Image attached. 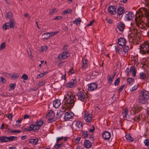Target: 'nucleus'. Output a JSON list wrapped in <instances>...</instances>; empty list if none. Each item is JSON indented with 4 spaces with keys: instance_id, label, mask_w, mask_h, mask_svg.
I'll return each mask as SVG.
<instances>
[{
    "instance_id": "nucleus-1",
    "label": "nucleus",
    "mask_w": 149,
    "mask_h": 149,
    "mask_svg": "<svg viewBox=\"0 0 149 149\" xmlns=\"http://www.w3.org/2000/svg\"><path fill=\"white\" fill-rule=\"evenodd\" d=\"M136 25L139 28L146 30L149 27V11L145 8H141L135 18Z\"/></svg>"
},
{
    "instance_id": "nucleus-2",
    "label": "nucleus",
    "mask_w": 149,
    "mask_h": 149,
    "mask_svg": "<svg viewBox=\"0 0 149 149\" xmlns=\"http://www.w3.org/2000/svg\"><path fill=\"white\" fill-rule=\"evenodd\" d=\"M76 99L74 95L70 91H68L65 95L64 101L67 106L72 108L74 106Z\"/></svg>"
},
{
    "instance_id": "nucleus-3",
    "label": "nucleus",
    "mask_w": 149,
    "mask_h": 149,
    "mask_svg": "<svg viewBox=\"0 0 149 149\" xmlns=\"http://www.w3.org/2000/svg\"><path fill=\"white\" fill-rule=\"evenodd\" d=\"M149 99V93L144 90L141 91L139 97V102L141 104H145Z\"/></svg>"
},
{
    "instance_id": "nucleus-4",
    "label": "nucleus",
    "mask_w": 149,
    "mask_h": 149,
    "mask_svg": "<svg viewBox=\"0 0 149 149\" xmlns=\"http://www.w3.org/2000/svg\"><path fill=\"white\" fill-rule=\"evenodd\" d=\"M141 53L146 55H149V42H145L140 46Z\"/></svg>"
},
{
    "instance_id": "nucleus-5",
    "label": "nucleus",
    "mask_w": 149,
    "mask_h": 149,
    "mask_svg": "<svg viewBox=\"0 0 149 149\" xmlns=\"http://www.w3.org/2000/svg\"><path fill=\"white\" fill-rule=\"evenodd\" d=\"M77 96L78 99L82 102H85L89 99V97L87 94L86 93L85 95L83 91L79 92L77 93Z\"/></svg>"
},
{
    "instance_id": "nucleus-6",
    "label": "nucleus",
    "mask_w": 149,
    "mask_h": 149,
    "mask_svg": "<svg viewBox=\"0 0 149 149\" xmlns=\"http://www.w3.org/2000/svg\"><path fill=\"white\" fill-rule=\"evenodd\" d=\"M17 138V137L13 136H10L9 137L2 136L0 137V141L1 143L7 142L16 140Z\"/></svg>"
},
{
    "instance_id": "nucleus-7",
    "label": "nucleus",
    "mask_w": 149,
    "mask_h": 149,
    "mask_svg": "<svg viewBox=\"0 0 149 149\" xmlns=\"http://www.w3.org/2000/svg\"><path fill=\"white\" fill-rule=\"evenodd\" d=\"M126 71L127 72V76H129V75L130 73L132 74V76L133 77H134L135 76L136 71L135 68V66H131L130 67V69L127 68L126 69Z\"/></svg>"
},
{
    "instance_id": "nucleus-8",
    "label": "nucleus",
    "mask_w": 149,
    "mask_h": 149,
    "mask_svg": "<svg viewBox=\"0 0 149 149\" xmlns=\"http://www.w3.org/2000/svg\"><path fill=\"white\" fill-rule=\"evenodd\" d=\"M93 118V115L92 114L88 112H85L84 119L86 122L90 123L91 121Z\"/></svg>"
},
{
    "instance_id": "nucleus-9",
    "label": "nucleus",
    "mask_w": 149,
    "mask_h": 149,
    "mask_svg": "<svg viewBox=\"0 0 149 149\" xmlns=\"http://www.w3.org/2000/svg\"><path fill=\"white\" fill-rule=\"evenodd\" d=\"M68 52V51H65L62 52L58 56V59L59 60L65 59L69 56Z\"/></svg>"
},
{
    "instance_id": "nucleus-10",
    "label": "nucleus",
    "mask_w": 149,
    "mask_h": 149,
    "mask_svg": "<svg viewBox=\"0 0 149 149\" xmlns=\"http://www.w3.org/2000/svg\"><path fill=\"white\" fill-rule=\"evenodd\" d=\"M40 129V127L36 124L31 125H30L29 129L25 128V130L26 131H31V130H38Z\"/></svg>"
},
{
    "instance_id": "nucleus-11",
    "label": "nucleus",
    "mask_w": 149,
    "mask_h": 149,
    "mask_svg": "<svg viewBox=\"0 0 149 149\" xmlns=\"http://www.w3.org/2000/svg\"><path fill=\"white\" fill-rule=\"evenodd\" d=\"M97 87V85L95 83H92L88 85V90L93 91L96 90Z\"/></svg>"
},
{
    "instance_id": "nucleus-12",
    "label": "nucleus",
    "mask_w": 149,
    "mask_h": 149,
    "mask_svg": "<svg viewBox=\"0 0 149 149\" xmlns=\"http://www.w3.org/2000/svg\"><path fill=\"white\" fill-rule=\"evenodd\" d=\"M74 115L72 112H66L65 114L64 119L65 120H68L71 118Z\"/></svg>"
},
{
    "instance_id": "nucleus-13",
    "label": "nucleus",
    "mask_w": 149,
    "mask_h": 149,
    "mask_svg": "<svg viewBox=\"0 0 149 149\" xmlns=\"http://www.w3.org/2000/svg\"><path fill=\"white\" fill-rule=\"evenodd\" d=\"M88 61V60L85 58V57L82 58V61L83 63V65L81 67V68L83 70L85 69L88 66V64L87 62Z\"/></svg>"
},
{
    "instance_id": "nucleus-14",
    "label": "nucleus",
    "mask_w": 149,
    "mask_h": 149,
    "mask_svg": "<svg viewBox=\"0 0 149 149\" xmlns=\"http://www.w3.org/2000/svg\"><path fill=\"white\" fill-rule=\"evenodd\" d=\"M109 12L111 14L114 15L116 13V8L114 6H109L108 8Z\"/></svg>"
},
{
    "instance_id": "nucleus-15",
    "label": "nucleus",
    "mask_w": 149,
    "mask_h": 149,
    "mask_svg": "<svg viewBox=\"0 0 149 149\" xmlns=\"http://www.w3.org/2000/svg\"><path fill=\"white\" fill-rule=\"evenodd\" d=\"M77 83V81L75 79H73L72 80L66 84L67 87L70 88H72L75 86Z\"/></svg>"
},
{
    "instance_id": "nucleus-16",
    "label": "nucleus",
    "mask_w": 149,
    "mask_h": 149,
    "mask_svg": "<svg viewBox=\"0 0 149 149\" xmlns=\"http://www.w3.org/2000/svg\"><path fill=\"white\" fill-rule=\"evenodd\" d=\"M129 47L128 46H125L120 50V52L123 55L128 54V50Z\"/></svg>"
},
{
    "instance_id": "nucleus-17",
    "label": "nucleus",
    "mask_w": 149,
    "mask_h": 149,
    "mask_svg": "<svg viewBox=\"0 0 149 149\" xmlns=\"http://www.w3.org/2000/svg\"><path fill=\"white\" fill-rule=\"evenodd\" d=\"M102 137L104 139L108 140L110 138L111 134L108 132L105 131L102 134Z\"/></svg>"
},
{
    "instance_id": "nucleus-18",
    "label": "nucleus",
    "mask_w": 149,
    "mask_h": 149,
    "mask_svg": "<svg viewBox=\"0 0 149 149\" xmlns=\"http://www.w3.org/2000/svg\"><path fill=\"white\" fill-rule=\"evenodd\" d=\"M134 17V15L131 12H129L125 15V19L128 21L132 19Z\"/></svg>"
},
{
    "instance_id": "nucleus-19",
    "label": "nucleus",
    "mask_w": 149,
    "mask_h": 149,
    "mask_svg": "<svg viewBox=\"0 0 149 149\" xmlns=\"http://www.w3.org/2000/svg\"><path fill=\"white\" fill-rule=\"evenodd\" d=\"M126 42V40L124 38H121L118 39V44L120 46H123L125 45Z\"/></svg>"
},
{
    "instance_id": "nucleus-20",
    "label": "nucleus",
    "mask_w": 149,
    "mask_h": 149,
    "mask_svg": "<svg viewBox=\"0 0 149 149\" xmlns=\"http://www.w3.org/2000/svg\"><path fill=\"white\" fill-rule=\"evenodd\" d=\"M61 103L60 100L58 99L54 101L53 103L54 107L56 108H58L60 106Z\"/></svg>"
},
{
    "instance_id": "nucleus-21",
    "label": "nucleus",
    "mask_w": 149,
    "mask_h": 149,
    "mask_svg": "<svg viewBox=\"0 0 149 149\" xmlns=\"http://www.w3.org/2000/svg\"><path fill=\"white\" fill-rule=\"evenodd\" d=\"M92 146L91 143L88 140H86L84 141V146L86 148H89Z\"/></svg>"
},
{
    "instance_id": "nucleus-22",
    "label": "nucleus",
    "mask_w": 149,
    "mask_h": 149,
    "mask_svg": "<svg viewBox=\"0 0 149 149\" xmlns=\"http://www.w3.org/2000/svg\"><path fill=\"white\" fill-rule=\"evenodd\" d=\"M117 11L118 15L119 16L121 15L123 13H125V12L124 8L121 7H119L118 8Z\"/></svg>"
},
{
    "instance_id": "nucleus-23",
    "label": "nucleus",
    "mask_w": 149,
    "mask_h": 149,
    "mask_svg": "<svg viewBox=\"0 0 149 149\" xmlns=\"http://www.w3.org/2000/svg\"><path fill=\"white\" fill-rule=\"evenodd\" d=\"M76 129L78 130L82 129V123L81 122H77L75 124Z\"/></svg>"
},
{
    "instance_id": "nucleus-24",
    "label": "nucleus",
    "mask_w": 149,
    "mask_h": 149,
    "mask_svg": "<svg viewBox=\"0 0 149 149\" xmlns=\"http://www.w3.org/2000/svg\"><path fill=\"white\" fill-rule=\"evenodd\" d=\"M142 109V108L140 107H138L134 105L133 107V110L135 113L140 111Z\"/></svg>"
},
{
    "instance_id": "nucleus-25",
    "label": "nucleus",
    "mask_w": 149,
    "mask_h": 149,
    "mask_svg": "<svg viewBox=\"0 0 149 149\" xmlns=\"http://www.w3.org/2000/svg\"><path fill=\"white\" fill-rule=\"evenodd\" d=\"M9 25L10 28H13L15 25V21L14 19H10V22L9 23Z\"/></svg>"
},
{
    "instance_id": "nucleus-26",
    "label": "nucleus",
    "mask_w": 149,
    "mask_h": 149,
    "mask_svg": "<svg viewBox=\"0 0 149 149\" xmlns=\"http://www.w3.org/2000/svg\"><path fill=\"white\" fill-rule=\"evenodd\" d=\"M38 141V140L37 139H30L29 141V143L32 144L33 145L36 144Z\"/></svg>"
},
{
    "instance_id": "nucleus-27",
    "label": "nucleus",
    "mask_w": 149,
    "mask_h": 149,
    "mask_svg": "<svg viewBox=\"0 0 149 149\" xmlns=\"http://www.w3.org/2000/svg\"><path fill=\"white\" fill-rule=\"evenodd\" d=\"M115 74H114L112 77H111V75H108V81L109 84L111 85L112 84V82L113 79H114V77L115 76Z\"/></svg>"
},
{
    "instance_id": "nucleus-28",
    "label": "nucleus",
    "mask_w": 149,
    "mask_h": 149,
    "mask_svg": "<svg viewBox=\"0 0 149 149\" xmlns=\"http://www.w3.org/2000/svg\"><path fill=\"white\" fill-rule=\"evenodd\" d=\"M139 78L141 79H146L147 78V76L145 72H141L139 74Z\"/></svg>"
},
{
    "instance_id": "nucleus-29",
    "label": "nucleus",
    "mask_w": 149,
    "mask_h": 149,
    "mask_svg": "<svg viewBox=\"0 0 149 149\" xmlns=\"http://www.w3.org/2000/svg\"><path fill=\"white\" fill-rule=\"evenodd\" d=\"M125 27V25L124 24H121L118 25L117 26L118 29L120 31H123Z\"/></svg>"
},
{
    "instance_id": "nucleus-30",
    "label": "nucleus",
    "mask_w": 149,
    "mask_h": 149,
    "mask_svg": "<svg viewBox=\"0 0 149 149\" xmlns=\"http://www.w3.org/2000/svg\"><path fill=\"white\" fill-rule=\"evenodd\" d=\"M49 33L47 32L43 34L42 35V39L43 40L48 39L50 37Z\"/></svg>"
},
{
    "instance_id": "nucleus-31",
    "label": "nucleus",
    "mask_w": 149,
    "mask_h": 149,
    "mask_svg": "<svg viewBox=\"0 0 149 149\" xmlns=\"http://www.w3.org/2000/svg\"><path fill=\"white\" fill-rule=\"evenodd\" d=\"M47 117L48 118H54V111L52 110H50L49 113L47 115Z\"/></svg>"
},
{
    "instance_id": "nucleus-32",
    "label": "nucleus",
    "mask_w": 149,
    "mask_h": 149,
    "mask_svg": "<svg viewBox=\"0 0 149 149\" xmlns=\"http://www.w3.org/2000/svg\"><path fill=\"white\" fill-rule=\"evenodd\" d=\"M72 10L71 9H68L64 10L62 13L63 15H66L67 14H70L72 12Z\"/></svg>"
},
{
    "instance_id": "nucleus-33",
    "label": "nucleus",
    "mask_w": 149,
    "mask_h": 149,
    "mask_svg": "<svg viewBox=\"0 0 149 149\" xmlns=\"http://www.w3.org/2000/svg\"><path fill=\"white\" fill-rule=\"evenodd\" d=\"M81 21L80 18L79 17L77 18L73 22V23L77 25L80 24Z\"/></svg>"
},
{
    "instance_id": "nucleus-34",
    "label": "nucleus",
    "mask_w": 149,
    "mask_h": 149,
    "mask_svg": "<svg viewBox=\"0 0 149 149\" xmlns=\"http://www.w3.org/2000/svg\"><path fill=\"white\" fill-rule=\"evenodd\" d=\"M127 80L128 83L130 86L133 84V83L134 81V79L133 78L131 77L128 78Z\"/></svg>"
},
{
    "instance_id": "nucleus-35",
    "label": "nucleus",
    "mask_w": 149,
    "mask_h": 149,
    "mask_svg": "<svg viewBox=\"0 0 149 149\" xmlns=\"http://www.w3.org/2000/svg\"><path fill=\"white\" fill-rule=\"evenodd\" d=\"M19 75L17 73H14L11 75L10 77L12 78L13 80H15L18 78Z\"/></svg>"
},
{
    "instance_id": "nucleus-36",
    "label": "nucleus",
    "mask_w": 149,
    "mask_h": 149,
    "mask_svg": "<svg viewBox=\"0 0 149 149\" xmlns=\"http://www.w3.org/2000/svg\"><path fill=\"white\" fill-rule=\"evenodd\" d=\"M125 136L127 140L129 142H131L133 140V139L132 138L130 134H126Z\"/></svg>"
},
{
    "instance_id": "nucleus-37",
    "label": "nucleus",
    "mask_w": 149,
    "mask_h": 149,
    "mask_svg": "<svg viewBox=\"0 0 149 149\" xmlns=\"http://www.w3.org/2000/svg\"><path fill=\"white\" fill-rule=\"evenodd\" d=\"M128 110L127 109H124L122 112V115L123 117L126 118L127 116V114Z\"/></svg>"
},
{
    "instance_id": "nucleus-38",
    "label": "nucleus",
    "mask_w": 149,
    "mask_h": 149,
    "mask_svg": "<svg viewBox=\"0 0 149 149\" xmlns=\"http://www.w3.org/2000/svg\"><path fill=\"white\" fill-rule=\"evenodd\" d=\"M43 121L41 120H37L36 122V124L39 127L43 124Z\"/></svg>"
},
{
    "instance_id": "nucleus-39",
    "label": "nucleus",
    "mask_w": 149,
    "mask_h": 149,
    "mask_svg": "<svg viewBox=\"0 0 149 149\" xmlns=\"http://www.w3.org/2000/svg\"><path fill=\"white\" fill-rule=\"evenodd\" d=\"M63 114V113L62 111L60 110L58 111H57V112L56 113V114H57V118H60L61 117L62 115V114Z\"/></svg>"
},
{
    "instance_id": "nucleus-40",
    "label": "nucleus",
    "mask_w": 149,
    "mask_h": 149,
    "mask_svg": "<svg viewBox=\"0 0 149 149\" xmlns=\"http://www.w3.org/2000/svg\"><path fill=\"white\" fill-rule=\"evenodd\" d=\"M81 134L82 137L84 138H87L88 136L87 131H83Z\"/></svg>"
},
{
    "instance_id": "nucleus-41",
    "label": "nucleus",
    "mask_w": 149,
    "mask_h": 149,
    "mask_svg": "<svg viewBox=\"0 0 149 149\" xmlns=\"http://www.w3.org/2000/svg\"><path fill=\"white\" fill-rule=\"evenodd\" d=\"M8 24L9 23H6L4 24L3 25V28L5 30L9 29L10 28V27Z\"/></svg>"
},
{
    "instance_id": "nucleus-42",
    "label": "nucleus",
    "mask_w": 149,
    "mask_h": 149,
    "mask_svg": "<svg viewBox=\"0 0 149 149\" xmlns=\"http://www.w3.org/2000/svg\"><path fill=\"white\" fill-rule=\"evenodd\" d=\"M58 11V10L56 8L51 10L49 12V15H52L54 13Z\"/></svg>"
},
{
    "instance_id": "nucleus-43",
    "label": "nucleus",
    "mask_w": 149,
    "mask_h": 149,
    "mask_svg": "<svg viewBox=\"0 0 149 149\" xmlns=\"http://www.w3.org/2000/svg\"><path fill=\"white\" fill-rule=\"evenodd\" d=\"M6 46V43L3 42L1 44L0 46V50H1L2 49H4Z\"/></svg>"
},
{
    "instance_id": "nucleus-44",
    "label": "nucleus",
    "mask_w": 149,
    "mask_h": 149,
    "mask_svg": "<svg viewBox=\"0 0 149 149\" xmlns=\"http://www.w3.org/2000/svg\"><path fill=\"white\" fill-rule=\"evenodd\" d=\"M6 16V18H9L10 19H12L11 18V17H12V13L11 12H9L7 13Z\"/></svg>"
},
{
    "instance_id": "nucleus-45",
    "label": "nucleus",
    "mask_w": 149,
    "mask_h": 149,
    "mask_svg": "<svg viewBox=\"0 0 149 149\" xmlns=\"http://www.w3.org/2000/svg\"><path fill=\"white\" fill-rule=\"evenodd\" d=\"M16 84H10L9 85V87H10V88L9 90H10V89L12 90H13L15 88Z\"/></svg>"
},
{
    "instance_id": "nucleus-46",
    "label": "nucleus",
    "mask_w": 149,
    "mask_h": 149,
    "mask_svg": "<svg viewBox=\"0 0 149 149\" xmlns=\"http://www.w3.org/2000/svg\"><path fill=\"white\" fill-rule=\"evenodd\" d=\"M120 78L118 77L114 83L115 86H117L118 85L120 81Z\"/></svg>"
},
{
    "instance_id": "nucleus-47",
    "label": "nucleus",
    "mask_w": 149,
    "mask_h": 149,
    "mask_svg": "<svg viewBox=\"0 0 149 149\" xmlns=\"http://www.w3.org/2000/svg\"><path fill=\"white\" fill-rule=\"evenodd\" d=\"M144 143L145 144V146H149V139H146L143 141Z\"/></svg>"
},
{
    "instance_id": "nucleus-48",
    "label": "nucleus",
    "mask_w": 149,
    "mask_h": 149,
    "mask_svg": "<svg viewBox=\"0 0 149 149\" xmlns=\"http://www.w3.org/2000/svg\"><path fill=\"white\" fill-rule=\"evenodd\" d=\"M45 72H44L43 73H40L37 75V78L38 79L40 78L41 77H43L44 75L46 74Z\"/></svg>"
},
{
    "instance_id": "nucleus-49",
    "label": "nucleus",
    "mask_w": 149,
    "mask_h": 149,
    "mask_svg": "<svg viewBox=\"0 0 149 149\" xmlns=\"http://www.w3.org/2000/svg\"><path fill=\"white\" fill-rule=\"evenodd\" d=\"M115 50L116 53L118 54L119 53L120 54L121 52H120V49L119 47L117 46H115Z\"/></svg>"
},
{
    "instance_id": "nucleus-50",
    "label": "nucleus",
    "mask_w": 149,
    "mask_h": 149,
    "mask_svg": "<svg viewBox=\"0 0 149 149\" xmlns=\"http://www.w3.org/2000/svg\"><path fill=\"white\" fill-rule=\"evenodd\" d=\"M48 119L47 120V122L48 123H52L56 119L55 118H48Z\"/></svg>"
},
{
    "instance_id": "nucleus-51",
    "label": "nucleus",
    "mask_w": 149,
    "mask_h": 149,
    "mask_svg": "<svg viewBox=\"0 0 149 149\" xmlns=\"http://www.w3.org/2000/svg\"><path fill=\"white\" fill-rule=\"evenodd\" d=\"M1 82L5 84L6 83V81L3 77H0V82Z\"/></svg>"
},
{
    "instance_id": "nucleus-52",
    "label": "nucleus",
    "mask_w": 149,
    "mask_h": 149,
    "mask_svg": "<svg viewBox=\"0 0 149 149\" xmlns=\"http://www.w3.org/2000/svg\"><path fill=\"white\" fill-rule=\"evenodd\" d=\"M22 78L24 80H27L28 79V76L26 74H24L22 75Z\"/></svg>"
},
{
    "instance_id": "nucleus-53",
    "label": "nucleus",
    "mask_w": 149,
    "mask_h": 149,
    "mask_svg": "<svg viewBox=\"0 0 149 149\" xmlns=\"http://www.w3.org/2000/svg\"><path fill=\"white\" fill-rule=\"evenodd\" d=\"M130 29L131 30H133L134 31H137V28H136L135 27V25L134 24H131V27H130Z\"/></svg>"
},
{
    "instance_id": "nucleus-54",
    "label": "nucleus",
    "mask_w": 149,
    "mask_h": 149,
    "mask_svg": "<svg viewBox=\"0 0 149 149\" xmlns=\"http://www.w3.org/2000/svg\"><path fill=\"white\" fill-rule=\"evenodd\" d=\"M47 46H43L41 47V49L42 52L46 51H47Z\"/></svg>"
},
{
    "instance_id": "nucleus-55",
    "label": "nucleus",
    "mask_w": 149,
    "mask_h": 149,
    "mask_svg": "<svg viewBox=\"0 0 149 149\" xmlns=\"http://www.w3.org/2000/svg\"><path fill=\"white\" fill-rule=\"evenodd\" d=\"M58 32L56 31L54 32H49V35H50V37L56 35L58 33Z\"/></svg>"
},
{
    "instance_id": "nucleus-56",
    "label": "nucleus",
    "mask_w": 149,
    "mask_h": 149,
    "mask_svg": "<svg viewBox=\"0 0 149 149\" xmlns=\"http://www.w3.org/2000/svg\"><path fill=\"white\" fill-rule=\"evenodd\" d=\"M45 84V82L44 81H40L38 84V86H41L44 85Z\"/></svg>"
},
{
    "instance_id": "nucleus-57",
    "label": "nucleus",
    "mask_w": 149,
    "mask_h": 149,
    "mask_svg": "<svg viewBox=\"0 0 149 149\" xmlns=\"http://www.w3.org/2000/svg\"><path fill=\"white\" fill-rule=\"evenodd\" d=\"M95 129V128L94 126V125H93L92 128L89 129L88 131L90 132L93 133L94 132Z\"/></svg>"
},
{
    "instance_id": "nucleus-58",
    "label": "nucleus",
    "mask_w": 149,
    "mask_h": 149,
    "mask_svg": "<svg viewBox=\"0 0 149 149\" xmlns=\"http://www.w3.org/2000/svg\"><path fill=\"white\" fill-rule=\"evenodd\" d=\"M63 139V137H61L57 138L56 139V143H58L59 142Z\"/></svg>"
},
{
    "instance_id": "nucleus-59",
    "label": "nucleus",
    "mask_w": 149,
    "mask_h": 149,
    "mask_svg": "<svg viewBox=\"0 0 149 149\" xmlns=\"http://www.w3.org/2000/svg\"><path fill=\"white\" fill-rule=\"evenodd\" d=\"M81 138L78 137L74 139V141L76 143H78L79 141L80 140Z\"/></svg>"
},
{
    "instance_id": "nucleus-60",
    "label": "nucleus",
    "mask_w": 149,
    "mask_h": 149,
    "mask_svg": "<svg viewBox=\"0 0 149 149\" xmlns=\"http://www.w3.org/2000/svg\"><path fill=\"white\" fill-rule=\"evenodd\" d=\"M124 86H125L124 85L121 86L118 90L119 92H121L123 90Z\"/></svg>"
},
{
    "instance_id": "nucleus-61",
    "label": "nucleus",
    "mask_w": 149,
    "mask_h": 149,
    "mask_svg": "<svg viewBox=\"0 0 149 149\" xmlns=\"http://www.w3.org/2000/svg\"><path fill=\"white\" fill-rule=\"evenodd\" d=\"M138 86H135L134 87H133L132 89H131L130 91H131L132 92L134 90H135L137 88Z\"/></svg>"
},
{
    "instance_id": "nucleus-62",
    "label": "nucleus",
    "mask_w": 149,
    "mask_h": 149,
    "mask_svg": "<svg viewBox=\"0 0 149 149\" xmlns=\"http://www.w3.org/2000/svg\"><path fill=\"white\" fill-rule=\"evenodd\" d=\"M74 72V70L72 69H71L68 72L69 75H71Z\"/></svg>"
},
{
    "instance_id": "nucleus-63",
    "label": "nucleus",
    "mask_w": 149,
    "mask_h": 149,
    "mask_svg": "<svg viewBox=\"0 0 149 149\" xmlns=\"http://www.w3.org/2000/svg\"><path fill=\"white\" fill-rule=\"evenodd\" d=\"M30 117V115H28L27 114H25L24 116V119L29 118Z\"/></svg>"
},
{
    "instance_id": "nucleus-64",
    "label": "nucleus",
    "mask_w": 149,
    "mask_h": 149,
    "mask_svg": "<svg viewBox=\"0 0 149 149\" xmlns=\"http://www.w3.org/2000/svg\"><path fill=\"white\" fill-rule=\"evenodd\" d=\"M145 3L146 4L147 6H149V0H145Z\"/></svg>"
}]
</instances>
